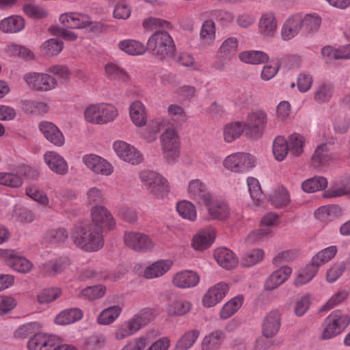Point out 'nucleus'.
I'll list each match as a JSON object with an SVG mask.
<instances>
[{"label": "nucleus", "mask_w": 350, "mask_h": 350, "mask_svg": "<svg viewBox=\"0 0 350 350\" xmlns=\"http://www.w3.org/2000/svg\"><path fill=\"white\" fill-rule=\"evenodd\" d=\"M70 238L80 249L88 252H97L104 245L103 230L90 222H79L71 231Z\"/></svg>", "instance_id": "nucleus-1"}, {"label": "nucleus", "mask_w": 350, "mask_h": 350, "mask_svg": "<svg viewBox=\"0 0 350 350\" xmlns=\"http://www.w3.org/2000/svg\"><path fill=\"white\" fill-rule=\"evenodd\" d=\"M147 51L160 60L174 57L176 45L170 33L165 31H156L148 38L146 43Z\"/></svg>", "instance_id": "nucleus-2"}, {"label": "nucleus", "mask_w": 350, "mask_h": 350, "mask_svg": "<svg viewBox=\"0 0 350 350\" xmlns=\"http://www.w3.org/2000/svg\"><path fill=\"white\" fill-rule=\"evenodd\" d=\"M153 319L152 312L149 309L142 310L132 318L121 323L116 328L114 337L118 340L128 338Z\"/></svg>", "instance_id": "nucleus-3"}, {"label": "nucleus", "mask_w": 350, "mask_h": 350, "mask_svg": "<svg viewBox=\"0 0 350 350\" xmlns=\"http://www.w3.org/2000/svg\"><path fill=\"white\" fill-rule=\"evenodd\" d=\"M116 108L107 103L92 104L83 112L85 120L92 124H105L113 121L118 116Z\"/></svg>", "instance_id": "nucleus-4"}, {"label": "nucleus", "mask_w": 350, "mask_h": 350, "mask_svg": "<svg viewBox=\"0 0 350 350\" xmlns=\"http://www.w3.org/2000/svg\"><path fill=\"white\" fill-rule=\"evenodd\" d=\"M326 323L321 334L324 340L330 339L342 333L349 325L350 317L340 310H335L326 318Z\"/></svg>", "instance_id": "nucleus-5"}, {"label": "nucleus", "mask_w": 350, "mask_h": 350, "mask_svg": "<svg viewBox=\"0 0 350 350\" xmlns=\"http://www.w3.org/2000/svg\"><path fill=\"white\" fill-rule=\"evenodd\" d=\"M267 114L261 109L249 113L243 122L245 135L250 137H258L262 135L267 124Z\"/></svg>", "instance_id": "nucleus-6"}, {"label": "nucleus", "mask_w": 350, "mask_h": 350, "mask_svg": "<svg viewBox=\"0 0 350 350\" xmlns=\"http://www.w3.org/2000/svg\"><path fill=\"white\" fill-rule=\"evenodd\" d=\"M28 87L38 92H49L58 85L57 80L47 73L32 72L24 75Z\"/></svg>", "instance_id": "nucleus-7"}, {"label": "nucleus", "mask_w": 350, "mask_h": 350, "mask_svg": "<svg viewBox=\"0 0 350 350\" xmlns=\"http://www.w3.org/2000/svg\"><path fill=\"white\" fill-rule=\"evenodd\" d=\"M161 146L163 157L168 161L176 159L180 154V140L172 126L167 128L161 135Z\"/></svg>", "instance_id": "nucleus-8"}, {"label": "nucleus", "mask_w": 350, "mask_h": 350, "mask_svg": "<svg viewBox=\"0 0 350 350\" xmlns=\"http://www.w3.org/2000/svg\"><path fill=\"white\" fill-rule=\"evenodd\" d=\"M113 148L120 159L132 165H137L143 161L142 154L133 146L123 142L116 141Z\"/></svg>", "instance_id": "nucleus-9"}, {"label": "nucleus", "mask_w": 350, "mask_h": 350, "mask_svg": "<svg viewBox=\"0 0 350 350\" xmlns=\"http://www.w3.org/2000/svg\"><path fill=\"white\" fill-rule=\"evenodd\" d=\"M82 162L90 170L98 175L107 176L113 172L112 164L95 154H85L82 157Z\"/></svg>", "instance_id": "nucleus-10"}, {"label": "nucleus", "mask_w": 350, "mask_h": 350, "mask_svg": "<svg viewBox=\"0 0 350 350\" xmlns=\"http://www.w3.org/2000/svg\"><path fill=\"white\" fill-rule=\"evenodd\" d=\"M124 241L127 247L139 252L149 251L154 247L152 239L147 234L139 232H126Z\"/></svg>", "instance_id": "nucleus-11"}, {"label": "nucleus", "mask_w": 350, "mask_h": 350, "mask_svg": "<svg viewBox=\"0 0 350 350\" xmlns=\"http://www.w3.org/2000/svg\"><path fill=\"white\" fill-rule=\"evenodd\" d=\"M224 165L232 172H239L252 168L254 160L249 154L237 152L228 156L224 161Z\"/></svg>", "instance_id": "nucleus-12"}, {"label": "nucleus", "mask_w": 350, "mask_h": 350, "mask_svg": "<svg viewBox=\"0 0 350 350\" xmlns=\"http://www.w3.org/2000/svg\"><path fill=\"white\" fill-rule=\"evenodd\" d=\"M91 225H96L101 230H111L116 226L115 219L110 211L103 206L96 205L91 208Z\"/></svg>", "instance_id": "nucleus-13"}, {"label": "nucleus", "mask_w": 350, "mask_h": 350, "mask_svg": "<svg viewBox=\"0 0 350 350\" xmlns=\"http://www.w3.org/2000/svg\"><path fill=\"white\" fill-rule=\"evenodd\" d=\"M4 261L7 266L21 273L30 272L33 267V263L25 256L19 255L14 250H8L3 254Z\"/></svg>", "instance_id": "nucleus-14"}, {"label": "nucleus", "mask_w": 350, "mask_h": 350, "mask_svg": "<svg viewBox=\"0 0 350 350\" xmlns=\"http://www.w3.org/2000/svg\"><path fill=\"white\" fill-rule=\"evenodd\" d=\"M59 347V339L44 333L34 334L27 342L29 350H55Z\"/></svg>", "instance_id": "nucleus-15"}, {"label": "nucleus", "mask_w": 350, "mask_h": 350, "mask_svg": "<svg viewBox=\"0 0 350 350\" xmlns=\"http://www.w3.org/2000/svg\"><path fill=\"white\" fill-rule=\"evenodd\" d=\"M200 282L198 273L191 270H183L174 273L172 278V284L180 289L191 288L196 286Z\"/></svg>", "instance_id": "nucleus-16"}, {"label": "nucleus", "mask_w": 350, "mask_h": 350, "mask_svg": "<svg viewBox=\"0 0 350 350\" xmlns=\"http://www.w3.org/2000/svg\"><path fill=\"white\" fill-rule=\"evenodd\" d=\"M258 29L260 35L272 38L278 29V21L273 12L268 11L261 14L258 23Z\"/></svg>", "instance_id": "nucleus-17"}, {"label": "nucleus", "mask_w": 350, "mask_h": 350, "mask_svg": "<svg viewBox=\"0 0 350 350\" xmlns=\"http://www.w3.org/2000/svg\"><path fill=\"white\" fill-rule=\"evenodd\" d=\"M229 290L228 285L225 282H219L208 288L202 298L205 307L210 308L215 306L226 295Z\"/></svg>", "instance_id": "nucleus-18"}, {"label": "nucleus", "mask_w": 350, "mask_h": 350, "mask_svg": "<svg viewBox=\"0 0 350 350\" xmlns=\"http://www.w3.org/2000/svg\"><path fill=\"white\" fill-rule=\"evenodd\" d=\"M188 193L193 200L203 205L208 202L213 196L208 191L206 185L199 179H194L189 182Z\"/></svg>", "instance_id": "nucleus-19"}, {"label": "nucleus", "mask_w": 350, "mask_h": 350, "mask_svg": "<svg viewBox=\"0 0 350 350\" xmlns=\"http://www.w3.org/2000/svg\"><path fill=\"white\" fill-rule=\"evenodd\" d=\"M39 129L44 137L57 147L62 146L65 143V138L62 131L53 123L47 121L41 122Z\"/></svg>", "instance_id": "nucleus-20"}, {"label": "nucleus", "mask_w": 350, "mask_h": 350, "mask_svg": "<svg viewBox=\"0 0 350 350\" xmlns=\"http://www.w3.org/2000/svg\"><path fill=\"white\" fill-rule=\"evenodd\" d=\"M281 326L280 314L273 310L265 317L262 324V336L267 338H273L277 334Z\"/></svg>", "instance_id": "nucleus-21"}, {"label": "nucleus", "mask_w": 350, "mask_h": 350, "mask_svg": "<svg viewBox=\"0 0 350 350\" xmlns=\"http://www.w3.org/2000/svg\"><path fill=\"white\" fill-rule=\"evenodd\" d=\"M302 29L301 14H295L286 19L281 29V37L284 40L295 38Z\"/></svg>", "instance_id": "nucleus-22"}, {"label": "nucleus", "mask_w": 350, "mask_h": 350, "mask_svg": "<svg viewBox=\"0 0 350 350\" xmlns=\"http://www.w3.org/2000/svg\"><path fill=\"white\" fill-rule=\"evenodd\" d=\"M44 161L50 170L57 174L65 175L68 171L66 161L55 151H47L44 154Z\"/></svg>", "instance_id": "nucleus-23"}, {"label": "nucleus", "mask_w": 350, "mask_h": 350, "mask_svg": "<svg viewBox=\"0 0 350 350\" xmlns=\"http://www.w3.org/2000/svg\"><path fill=\"white\" fill-rule=\"evenodd\" d=\"M59 21L66 27L71 29H82L90 25V18L85 14L79 13H65L59 16Z\"/></svg>", "instance_id": "nucleus-24"}, {"label": "nucleus", "mask_w": 350, "mask_h": 350, "mask_svg": "<svg viewBox=\"0 0 350 350\" xmlns=\"http://www.w3.org/2000/svg\"><path fill=\"white\" fill-rule=\"evenodd\" d=\"M204 206L212 219L222 220L226 219L229 215L230 211L228 204L224 201L216 199L213 196Z\"/></svg>", "instance_id": "nucleus-25"}, {"label": "nucleus", "mask_w": 350, "mask_h": 350, "mask_svg": "<svg viewBox=\"0 0 350 350\" xmlns=\"http://www.w3.org/2000/svg\"><path fill=\"white\" fill-rule=\"evenodd\" d=\"M215 230L208 228L200 231L193 238L192 247L196 250L202 251L209 247L215 239Z\"/></svg>", "instance_id": "nucleus-26"}, {"label": "nucleus", "mask_w": 350, "mask_h": 350, "mask_svg": "<svg viewBox=\"0 0 350 350\" xmlns=\"http://www.w3.org/2000/svg\"><path fill=\"white\" fill-rule=\"evenodd\" d=\"M172 265L173 262L170 259L159 260L145 269L144 275L146 279L161 277L170 270Z\"/></svg>", "instance_id": "nucleus-27"}, {"label": "nucleus", "mask_w": 350, "mask_h": 350, "mask_svg": "<svg viewBox=\"0 0 350 350\" xmlns=\"http://www.w3.org/2000/svg\"><path fill=\"white\" fill-rule=\"evenodd\" d=\"M214 258L217 263L226 269L235 267L238 264V258L232 251L226 247H219L215 250Z\"/></svg>", "instance_id": "nucleus-28"}, {"label": "nucleus", "mask_w": 350, "mask_h": 350, "mask_svg": "<svg viewBox=\"0 0 350 350\" xmlns=\"http://www.w3.org/2000/svg\"><path fill=\"white\" fill-rule=\"evenodd\" d=\"M129 116L133 124L139 128L146 125L148 117L144 105L135 100L131 103L129 107Z\"/></svg>", "instance_id": "nucleus-29"}, {"label": "nucleus", "mask_w": 350, "mask_h": 350, "mask_svg": "<svg viewBox=\"0 0 350 350\" xmlns=\"http://www.w3.org/2000/svg\"><path fill=\"white\" fill-rule=\"evenodd\" d=\"M25 26V19L18 15H12L0 21V30L5 33L20 32Z\"/></svg>", "instance_id": "nucleus-30"}, {"label": "nucleus", "mask_w": 350, "mask_h": 350, "mask_svg": "<svg viewBox=\"0 0 350 350\" xmlns=\"http://www.w3.org/2000/svg\"><path fill=\"white\" fill-rule=\"evenodd\" d=\"M291 274V269L284 266L275 271L266 280L265 288L272 291L283 284Z\"/></svg>", "instance_id": "nucleus-31"}, {"label": "nucleus", "mask_w": 350, "mask_h": 350, "mask_svg": "<svg viewBox=\"0 0 350 350\" xmlns=\"http://www.w3.org/2000/svg\"><path fill=\"white\" fill-rule=\"evenodd\" d=\"M334 94V85L328 82H321L314 88V100L318 104L329 103Z\"/></svg>", "instance_id": "nucleus-32"}, {"label": "nucleus", "mask_w": 350, "mask_h": 350, "mask_svg": "<svg viewBox=\"0 0 350 350\" xmlns=\"http://www.w3.org/2000/svg\"><path fill=\"white\" fill-rule=\"evenodd\" d=\"M226 335L221 330H215L206 335L202 340V350H218L222 345Z\"/></svg>", "instance_id": "nucleus-33"}, {"label": "nucleus", "mask_w": 350, "mask_h": 350, "mask_svg": "<svg viewBox=\"0 0 350 350\" xmlns=\"http://www.w3.org/2000/svg\"><path fill=\"white\" fill-rule=\"evenodd\" d=\"M118 48L127 55L133 56L142 55L147 51L146 46L142 42L133 39L121 40L118 43Z\"/></svg>", "instance_id": "nucleus-34"}, {"label": "nucleus", "mask_w": 350, "mask_h": 350, "mask_svg": "<svg viewBox=\"0 0 350 350\" xmlns=\"http://www.w3.org/2000/svg\"><path fill=\"white\" fill-rule=\"evenodd\" d=\"M165 122L162 119H155L151 120L148 124L139 131L141 137L147 142L151 143L157 139V134L164 126Z\"/></svg>", "instance_id": "nucleus-35"}, {"label": "nucleus", "mask_w": 350, "mask_h": 350, "mask_svg": "<svg viewBox=\"0 0 350 350\" xmlns=\"http://www.w3.org/2000/svg\"><path fill=\"white\" fill-rule=\"evenodd\" d=\"M243 133L245 134V131L243 123L239 121L228 123L223 129L224 139L227 143L236 140Z\"/></svg>", "instance_id": "nucleus-36"}, {"label": "nucleus", "mask_w": 350, "mask_h": 350, "mask_svg": "<svg viewBox=\"0 0 350 350\" xmlns=\"http://www.w3.org/2000/svg\"><path fill=\"white\" fill-rule=\"evenodd\" d=\"M170 191L169 183L165 178L159 173L148 189V192L157 198H162Z\"/></svg>", "instance_id": "nucleus-37"}, {"label": "nucleus", "mask_w": 350, "mask_h": 350, "mask_svg": "<svg viewBox=\"0 0 350 350\" xmlns=\"http://www.w3.org/2000/svg\"><path fill=\"white\" fill-rule=\"evenodd\" d=\"M170 191L169 183L165 178L159 173L148 189V192L157 198H162Z\"/></svg>", "instance_id": "nucleus-38"}, {"label": "nucleus", "mask_w": 350, "mask_h": 350, "mask_svg": "<svg viewBox=\"0 0 350 350\" xmlns=\"http://www.w3.org/2000/svg\"><path fill=\"white\" fill-rule=\"evenodd\" d=\"M82 317L83 312L80 309L69 308L58 314L55 319V322L57 325H65L80 320Z\"/></svg>", "instance_id": "nucleus-39"}, {"label": "nucleus", "mask_w": 350, "mask_h": 350, "mask_svg": "<svg viewBox=\"0 0 350 350\" xmlns=\"http://www.w3.org/2000/svg\"><path fill=\"white\" fill-rule=\"evenodd\" d=\"M107 77L111 81L118 83H125L129 80V75L119 65L115 63H108L105 66Z\"/></svg>", "instance_id": "nucleus-40"}, {"label": "nucleus", "mask_w": 350, "mask_h": 350, "mask_svg": "<svg viewBox=\"0 0 350 350\" xmlns=\"http://www.w3.org/2000/svg\"><path fill=\"white\" fill-rule=\"evenodd\" d=\"M216 37V27L213 21L211 19L206 20L202 25L200 38L202 44L204 45H211L214 42Z\"/></svg>", "instance_id": "nucleus-41"}, {"label": "nucleus", "mask_w": 350, "mask_h": 350, "mask_svg": "<svg viewBox=\"0 0 350 350\" xmlns=\"http://www.w3.org/2000/svg\"><path fill=\"white\" fill-rule=\"evenodd\" d=\"M122 308L119 306H109L103 310L97 317V323L103 325H108L113 323L120 316Z\"/></svg>", "instance_id": "nucleus-42"}, {"label": "nucleus", "mask_w": 350, "mask_h": 350, "mask_svg": "<svg viewBox=\"0 0 350 350\" xmlns=\"http://www.w3.org/2000/svg\"><path fill=\"white\" fill-rule=\"evenodd\" d=\"M332 159L333 155L327 146L321 144L316 148L312 158V163L313 166L318 167L326 165Z\"/></svg>", "instance_id": "nucleus-43"}, {"label": "nucleus", "mask_w": 350, "mask_h": 350, "mask_svg": "<svg viewBox=\"0 0 350 350\" xmlns=\"http://www.w3.org/2000/svg\"><path fill=\"white\" fill-rule=\"evenodd\" d=\"M243 302L242 295L236 296L226 302L219 312L221 319H227L234 314L241 307Z\"/></svg>", "instance_id": "nucleus-44"}, {"label": "nucleus", "mask_w": 350, "mask_h": 350, "mask_svg": "<svg viewBox=\"0 0 350 350\" xmlns=\"http://www.w3.org/2000/svg\"><path fill=\"white\" fill-rule=\"evenodd\" d=\"M239 59L241 62L250 64H260L268 61L267 53L260 51H247L239 53Z\"/></svg>", "instance_id": "nucleus-45"}, {"label": "nucleus", "mask_w": 350, "mask_h": 350, "mask_svg": "<svg viewBox=\"0 0 350 350\" xmlns=\"http://www.w3.org/2000/svg\"><path fill=\"white\" fill-rule=\"evenodd\" d=\"M70 265L68 258H59L53 262H48L42 265V269L44 274L55 275L62 272Z\"/></svg>", "instance_id": "nucleus-46"}, {"label": "nucleus", "mask_w": 350, "mask_h": 350, "mask_svg": "<svg viewBox=\"0 0 350 350\" xmlns=\"http://www.w3.org/2000/svg\"><path fill=\"white\" fill-rule=\"evenodd\" d=\"M341 208L337 205L323 206L314 213L315 217L323 221H328L341 215Z\"/></svg>", "instance_id": "nucleus-47"}, {"label": "nucleus", "mask_w": 350, "mask_h": 350, "mask_svg": "<svg viewBox=\"0 0 350 350\" xmlns=\"http://www.w3.org/2000/svg\"><path fill=\"white\" fill-rule=\"evenodd\" d=\"M302 29L306 33H312L319 31L321 18L317 14L301 15Z\"/></svg>", "instance_id": "nucleus-48"}, {"label": "nucleus", "mask_w": 350, "mask_h": 350, "mask_svg": "<svg viewBox=\"0 0 350 350\" xmlns=\"http://www.w3.org/2000/svg\"><path fill=\"white\" fill-rule=\"evenodd\" d=\"M200 336V331L192 329L185 332L177 341L174 350H187L196 342Z\"/></svg>", "instance_id": "nucleus-49"}, {"label": "nucleus", "mask_w": 350, "mask_h": 350, "mask_svg": "<svg viewBox=\"0 0 350 350\" xmlns=\"http://www.w3.org/2000/svg\"><path fill=\"white\" fill-rule=\"evenodd\" d=\"M349 296V293L346 289H340L334 293L321 308L320 311L329 310L345 301Z\"/></svg>", "instance_id": "nucleus-50"}, {"label": "nucleus", "mask_w": 350, "mask_h": 350, "mask_svg": "<svg viewBox=\"0 0 350 350\" xmlns=\"http://www.w3.org/2000/svg\"><path fill=\"white\" fill-rule=\"evenodd\" d=\"M327 185V180L323 176H315L305 180L302 183V189L307 193H313L324 189Z\"/></svg>", "instance_id": "nucleus-51"}, {"label": "nucleus", "mask_w": 350, "mask_h": 350, "mask_svg": "<svg viewBox=\"0 0 350 350\" xmlns=\"http://www.w3.org/2000/svg\"><path fill=\"white\" fill-rule=\"evenodd\" d=\"M191 304L186 300H176L170 303L167 312L171 316H183L189 312Z\"/></svg>", "instance_id": "nucleus-52"}, {"label": "nucleus", "mask_w": 350, "mask_h": 350, "mask_svg": "<svg viewBox=\"0 0 350 350\" xmlns=\"http://www.w3.org/2000/svg\"><path fill=\"white\" fill-rule=\"evenodd\" d=\"M288 145L286 139L281 136H278L273 143V153L276 160L283 161L288 152Z\"/></svg>", "instance_id": "nucleus-53"}, {"label": "nucleus", "mask_w": 350, "mask_h": 350, "mask_svg": "<svg viewBox=\"0 0 350 350\" xmlns=\"http://www.w3.org/2000/svg\"><path fill=\"white\" fill-rule=\"evenodd\" d=\"M64 48V42L56 38L49 39L41 46L42 53L46 56L59 54Z\"/></svg>", "instance_id": "nucleus-54"}, {"label": "nucleus", "mask_w": 350, "mask_h": 350, "mask_svg": "<svg viewBox=\"0 0 350 350\" xmlns=\"http://www.w3.org/2000/svg\"><path fill=\"white\" fill-rule=\"evenodd\" d=\"M176 210L178 214L189 221H193L196 219L197 213L195 206L189 201H182L177 204Z\"/></svg>", "instance_id": "nucleus-55"}, {"label": "nucleus", "mask_w": 350, "mask_h": 350, "mask_svg": "<svg viewBox=\"0 0 350 350\" xmlns=\"http://www.w3.org/2000/svg\"><path fill=\"white\" fill-rule=\"evenodd\" d=\"M22 109L25 113L43 114L48 112L46 103L36 100H25L22 103Z\"/></svg>", "instance_id": "nucleus-56"}, {"label": "nucleus", "mask_w": 350, "mask_h": 350, "mask_svg": "<svg viewBox=\"0 0 350 350\" xmlns=\"http://www.w3.org/2000/svg\"><path fill=\"white\" fill-rule=\"evenodd\" d=\"M247 182L252 199L254 200L255 204L259 205L265 199V196L262 192L258 180L254 178L250 177L247 178Z\"/></svg>", "instance_id": "nucleus-57"}, {"label": "nucleus", "mask_w": 350, "mask_h": 350, "mask_svg": "<svg viewBox=\"0 0 350 350\" xmlns=\"http://www.w3.org/2000/svg\"><path fill=\"white\" fill-rule=\"evenodd\" d=\"M0 185L11 188H19L23 185V179L16 173L0 172Z\"/></svg>", "instance_id": "nucleus-58"}, {"label": "nucleus", "mask_w": 350, "mask_h": 350, "mask_svg": "<svg viewBox=\"0 0 350 350\" xmlns=\"http://www.w3.org/2000/svg\"><path fill=\"white\" fill-rule=\"evenodd\" d=\"M238 40L235 37H230L226 39L218 50V53L222 56L230 59L233 56L238 49Z\"/></svg>", "instance_id": "nucleus-59"}, {"label": "nucleus", "mask_w": 350, "mask_h": 350, "mask_svg": "<svg viewBox=\"0 0 350 350\" xmlns=\"http://www.w3.org/2000/svg\"><path fill=\"white\" fill-rule=\"evenodd\" d=\"M264 251L261 249H254L245 253L241 258V264L244 267H252L260 262L264 258Z\"/></svg>", "instance_id": "nucleus-60"}, {"label": "nucleus", "mask_w": 350, "mask_h": 350, "mask_svg": "<svg viewBox=\"0 0 350 350\" xmlns=\"http://www.w3.org/2000/svg\"><path fill=\"white\" fill-rule=\"evenodd\" d=\"M305 141L303 136L297 133L292 134L288 137V149L291 154L295 156H299L304 151Z\"/></svg>", "instance_id": "nucleus-61"}, {"label": "nucleus", "mask_w": 350, "mask_h": 350, "mask_svg": "<svg viewBox=\"0 0 350 350\" xmlns=\"http://www.w3.org/2000/svg\"><path fill=\"white\" fill-rule=\"evenodd\" d=\"M270 200L275 207L282 208L290 202L289 193L285 188H279L271 194Z\"/></svg>", "instance_id": "nucleus-62"}, {"label": "nucleus", "mask_w": 350, "mask_h": 350, "mask_svg": "<svg viewBox=\"0 0 350 350\" xmlns=\"http://www.w3.org/2000/svg\"><path fill=\"white\" fill-rule=\"evenodd\" d=\"M350 178L345 184L336 183L324 193L325 198H337L350 193Z\"/></svg>", "instance_id": "nucleus-63"}, {"label": "nucleus", "mask_w": 350, "mask_h": 350, "mask_svg": "<svg viewBox=\"0 0 350 350\" xmlns=\"http://www.w3.org/2000/svg\"><path fill=\"white\" fill-rule=\"evenodd\" d=\"M337 253L336 246H330L318 252L312 258V261L319 267L332 260Z\"/></svg>", "instance_id": "nucleus-64"}]
</instances>
